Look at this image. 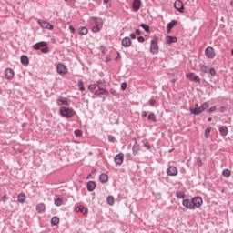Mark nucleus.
<instances>
[{"label":"nucleus","instance_id":"nucleus-1","mask_svg":"<svg viewBox=\"0 0 233 233\" xmlns=\"http://www.w3.org/2000/svg\"><path fill=\"white\" fill-rule=\"evenodd\" d=\"M208 106L209 105L208 102H204L201 106H199V104H195V106H190L189 111L191 114H194V116H199V114L205 112Z\"/></svg>","mask_w":233,"mask_h":233},{"label":"nucleus","instance_id":"nucleus-2","mask_svg":"<svg viewBox=\"0 0 233 233\" xmlns=\"http://www.w3.org/2000/svg\"><path fill=\"white\" fill-rule=\"evenodd\" d=\"M59 112L60 116H62V117H66V119H70V117H74V116H76V111H74V109L65 106L60 107Z\"/></svg>","mask_w":233,"mask_h":233},{"label":"nucleus","instance_id":"nucleus-3","mask_svg":"<svg viewBox=\"0 0 233 233\" xmlns=\"http://www.w3.org/2000/svg\"><path fill=\"white\" fill-rule=\"evenodd\" d=\"M33 47L35 50H40L42 54H48L49 52L48 44L46 42H38L35 44Z\"/></svg>","mask_w":233,"mask_h":233},{"label":"nucleus","instance_id":"nucleus-4","mask_svg":"<svg viewBox=\"0 0 233 233\" xmlns=\"http://www.w3.org/2000/svg\"><path fill=\"white\" fill-rule=\"evenodd\" d=\"M91 20L94 21L95 24V26L92 28V32L96 34V32H99L101 28H103V22L96 16H92Z\"/></svg>","mask_w":233,"mask_h":233},{"label":"nucleus","instance_id":"nucleus-5","mask_svg":"<svg viewBox=\"0 0 233 233\" xmlns=\"http://www.w3.org/2000/svg\"><path fill=\"white\" fill-rule=\"evenodd\" d=\"M193 210L196 208H201L203 205V198L201 197H194L192 199Z\"/></svg>","mask_w":233,"mask_h":233},{"label":"nucleus","instance_id":"nucleus-6","mask_svg":"<svg viewBox=\"0 0 233 233\" xmlns=\"http://www.w3.org/2000/svg\"><path fill=\"white\" fill-rule=\"evenodd\" d=\"M56 71L60 76H65L68 74V67H66L65 64L59 63L56 66Z\"/></svg>","mask_w":233,"mask_h":233},{"label":"nucleus","instance_id":"nucleus-7","mask_svg":"<svg viewBox=\"0 0 233 233\" xmlns=\"http://www.w3.org/2000/svg\"><path fill=\"white\" fill-rule=\"evenodd\" d=\"M150 53L153 55L159 53V46L157 45V40L151 41Z\"/></svg>","mask_w":233,"mask_h":233},{"label":"nucleus","instance_id":"nucleus-8","mask_svg":"<svg viewBox=\"0 0 233 233\" xmlns=\"http://www.w3.org/2000/svg\"><path fill=\"white\" fill-rule=\"evenodd\" d=\"M174 7L177 12H180V14H183L185 12V5H183V2L181 0H177L174 3Z\"/></svg>","mask_w":233,"mask_h":233},{"label":"nucleus","instance_id":"nucleus-9","mask_svg":"<svg viewBox=\"0 0 233 233\" xmlns=\"http://www.w3.org/2000/svg\"><path fill=\"white\" fill-rule=\"evenodd\" d=\"M205 54L208 59H214V57H216V53L214 52V48L212 46L207 47Z\"/></svg>","mask_w":233,"mask_h":233},{"label":"nucleus","instance_id":"nucleus-10","mask_svg":"<svg viewBox=\"0 0 233 233\" xmlns=\"http://www.w3.org/2000/svg\"><path fill=\"white\" fill-rule=\"evenodd\" d=\"M183 207L187 208L188 210H194V205L192 204V200L187 198L182 202Z\"/></svg>","mask_w":233,"mask_h":233},{"label":"nucleus","instance_id":"nucleus-11","mask_svg":"<svg viewBox=\"0 0 233 233\" xmlns=\"http://www.w3.org/2000/svg\"><path fill=\"white\" fill-rule=\"evenodd\" d=\"M38 24L42 28H46L47 30H54V25L52 24L46 22V21H42L38 20Z\"/></svg>","mask_w":233,"mask_h":233},{"label":"nucleus","instance_id":"nucleus-12","mask_svg":"<svg viewBox=\"0 0 233 233\" xmlns=\"http://www.w3.org/2000/svg\"><path fill=\"white\" fill-rule=\"evenodd\" d=\"M5 76L8 81H11V79H14V76H15L14 69L12 68L5 69Z\"/></svg>","mask_w":233,"mask_h":233},{"label":"nucleus","instance_id":"nucleus-13","mask_svg":"<svg viewBox=\"0 0 233 233\" xmlns=\"http://www.w3.org/2000/svg\"><path fill=\"white\" fill-rule=\"evenodd\" d=\"M56 103H57L58 106H63V105L65 106H70V101H68V99L64 98V97L58 98Z\"/></svg>","mask_w":233,"mask_h":233},{"label":"nucleus","instance_id":"nucleus-14","mask_svg":"<svg viewBox=\"0 0 233 233\" xmlns=\"http://www.w3.org/2000/svg\"><path fill=\"white\" fill-rule=\"evenodd\" d=\"M167 176L174 177L177 174V168H176V167L171 166L167 169Z\"/></svg>","mask_w":233,"mask_h":233},{"label":"nucleus","instance_id":"nucleus-15","mask_svg":"<svg viewBox=\"0 0 233 233\" xmlns=\"http://www.w3.org/2000/svg\"><path fill=\"white\" fill-rule=\"evenodd\" d=\"M186 77H187V79H190L191 81H196L197 83H199V81H200L199 76H196V74H194V73L187 74Z\"/></svg>","mask_w":233,"mask_h":233},{"label":"nucleus","instance_id":"nucleus-16","mask_svg":"<svg viewBox=\"0 0 233 233\" xmlns=\"http://www.w3.org/2000/svg\"><path fill=\"white\" fill-rule=\"evenodd\" d=\"M132 8L134 12H138L139 8H141V0H133Z\"/></svg>","mask_w":233,"mask_h":233},{"label":"nucleus","instance_id":"nucleus-17","mask_svg":"<svg viewBox=\"0 0 233 233\" xmlns=\"http://www.w3.org/2000/svg\"><path fill=\"white\" fill-rule=\"evenodd\" d=\"M125 156L122 153H119L118 155H116L115 157V163L116 165H123V159H124Z\"/></svg>","mask_w":233,"mask_h":233},{"label":"nucleus","instance_id":"nucleus-18","mask_svg":"<svg viewBox=\"0 0 233 233\" xmlns=\"http://www.w3.org/2000/svg\"><path fill=\"white\" fill-rule=\"evenodd\" d=\"M96 96H106V97H108V91H106V89L105 88H98L96 92H95Z\"/></svg>","mask_w":233,"mask_h":233},{"label":"nucleus","instance_id":"nucleus-19","mask_svg":"<svg viewBox=\"0 0 233 233\" xmlns=\"http://www.w3.org/2000/svg\"><path fill=\"white\" fill-rule=\"evenodd\" d=\"M132 46V40H130L129 37H125L122 40V46H125L126 48H128Z\"/></svg>","mask_w":233,"mask_h":233},{"label":"nucleus","instance_id":"nucleus-20","mask_svg":"<svg viewBox=\"0 0 233 233\" xmlns=\"http://www.w3.org/2000/svg\"><path fill=\"white\" fill-rule=\"evenodd\" d=\"M166 43L167 45H172V43H177V38L176 36H167Z\"/></svg>","mask_w":233,"mask_h":233},{"label":"nucleus","instance_id":"nucleus-21","mask_svg":"<svg viewBox=\"0 0 233 233\" xmlns=\"http://www.w3.org/2000/svg\"><path fill=\"white\" fill-rule=\"evenodd\" d=\"M177 25V21L173 20L167 24V33L170 34L172 32V28H174Z\"/></svg>","mask_w":233,"mask_h":233},{"label":"nucleus","instance_id":"nucleus-22","mask_svg":"<svg viewBox=\"0 0 233 233\" xmlns=\"http://www.w3.org/2000/svg\"><path fill=\"white\" fill-rule=\"evenodd\" d=\"M96 182H94V181H89L88 183H87V190L89 191V192H94V190H96Z\"/></svg>","mask_w":233,"mask_h":233},{"label":"nucleus","instance_id":"nucleus-23","mask_svg":"<svg viewBox=\"0 0 233 233\" xmlns=\"http://www.w3.org/2000/svg\"><path fill=\"white\" fill-rule=\"evenodd\" d=\"M219 132H220V135L223 136V137H225V136H228V128H227V127L223 126L219 128Z\"/></svg>","mask_w":233,"mask_h":233},{"label":"nucleus","instance_id":"nucleus-24","mask_svg":"<svg viewBox=\"0 0 233 233\" xmlns=\"http://www.w3.org/2000/svg\"><path fill=\"white\" fill-rule=\"evenodd\" d=\"M76 212H81L82 214H86V212H88V209H86V208L83 207V206H78L76 208Z\"/></svg>","mask_w":233,"mask_h":233},{"label":"nucleus","instance_id":"nucleus-25","mask_svg":"<svg viewBox=\"0 0 233 233\" xmlns=\"http://www.w3.org/2000/svg\"><path fill=\"white\" fill-rule=\"evenodd\" d=\"M45 209H46V206L44 203L37 204V206H36L37 212H39V213L45 212Z\"/></svg>","mask_w":233,"mask_h":233},{"label":"nucleus","instance_id":"nucleus-26","mask_svg":"<svg viewBox=\"0 0 233 233\" xmlns=\"http://www.w3.org/2000/svg\"><path fill=\"white\" fill-rule=\"evenodd\" d=\"M101 183H106L108 181V175L101 174L99 177Z\"/></svg>","mask_w":233,"mask_h":233},{"label":"nucleus","instance_id":"nucleus-27","mask_svg":"<svg viewBox=\"0 0 233 233\" xmlns=\"http://www.w3.org/2000/svg\"><path fill=\"white\" fill-rule=\"evenodd\" d=\"M17 199L19 203H25L26 201V196L25 194H19Z\"/></svg>","mask_w":233,"mask_h":233},{"label":"nucleus","instance_id":"nucleus-28","mask_svg":"<svg viewBox=\"0 0 233 233\" xmlns=\"http://www.w3.org/2000/svg\"><path fill=\"white\" fill-rule=\"evenodd\" d=\"M55 205L56 207H61V205H63V199H61V198H59V197H56L55 198Z\"/></svg>","mask_w":233,"mask_h":233},{"label":"nucleus","instance_id":"nucleus-29","mask_svg":"<svg viewBox=\"0 0 233 233\" xmlns=\"http://www.w3.org/2000/svg\"><path fill=\"white\" fill-rule=\"evenodd\" d=\"M21 63H22V65H28L30 63V61L28 60V56H21Z\"/></svg>","mask_w":233,"mask_h":233},{"label":"nucleus","instance_id":"nucleus-30","mask_svg":"<svg viewBox=\"0 0 233 233\" xmlns=\"http://www.w3.org/2000/svg\"><path fill=\"white\" fill-rule=\"evenodd\" d=\"M147 119L148 121H152L153 123H156L157 121L154 113L149 114Z\"/></svg>","mask_w":233,"mask_h":233},{"label":"nucleus","instance_id":"nucleus-31","mask_svg":"<svg viewBox=\"0 0 233 233\" xmlns=\"http://www.w3.org/2000/svg\"><path fill=\"white\" fill-rule=\"evenodd\" d=\"M107 203L108 205H111V206L116 203V198H114V196L107 197Z\"/></svg>","mask_w":233,"mask_h":233},{"label":"nucleus","instance_id":"nucleus-32","mask_svg":"<svg viewBox=\"0 0 233 233\" xmlns=\"http://www.w3.org/2000/svg\"><path fill=\"white\" fill-rule=\"evenodd\" d=\"M51 224H52L53 226L59 225V218H57V217H53V218H51Z\"/></svg>","mask_w":233,"mask_h":233},{"label":"nucleus","instance_id":"nucleus-33","mask_svg":"<svg viewBox=\"0 0 233 233\" xmlns=\"http://www.w3.org/2000/svg\"><path fill=\"white\" fill-rule=\"evenodd\" d=\"M230 175H231L230 169H224L222 171V176L224 177H230Z\"/></svg>","mask_w":233,"mask_h":233},{"label":"nucleus","instance_id":"nucleus-34","mask_svg":"<svg viewBox=\"0 0 233 233\" xmlns=\"http://www.w3.org/2000/svg\"><path fill=\"white\" fill-rule=\"evenodd\" d=\"M80 35H86L88 34V28L86 27H81L79 30Z\"/></svg>","mask_w":233,"mask_h":233},{"label":"nucleus","instance_id":"nucleus-35","mask_svg":"<svg viewBox=\"0 0 233 233\" xmlns=\"http://www.w3.org/2000/svg\"><path fill=\"white\" fill-rule=\"evenodd\" d=\"M210 132H212V127H208L205 130V137L208 139L210 137Z\"/></svg>","mask_w":233,"mask_h":233},{"label":"nucleus","instance_id":"nucleus-36","mask_svg":"<svg viewBox=\"0 0 233 233\" xmlns=\"http://www.w3.org/2000/svg\"><path fill=\"white\" fill-rule=\"evenodd\" d=\"M177 199H185V193L183 191H178L176 194Z\"/></svg>","mask_w":233,"mask_h":233},{"label":"nucleus","instance_id":"nucleus-37","mask_svg":"<svg viewBox=\"0 0 233 233\" xmlns=\"http://www.w3.org/2000/svg\"><path fill=\"white\" fill-rule=\"evenodd\" d=\"M140 26H141V28H143V30H145V32H147V33L150 32V26H148L145 24H141Z\"/></svg>","mask_w":233,"mask_h":233},{"label":"nucleus","instance_id":"nucleus-38","mask_svg":"<svg viewBox=\"0 0 233 233\" xmlns=\"http://www.w3.org/2000/svg\"><path fill=\"white\" fill-rule=\"evenodd\" d=\"M75 136L76 137H81L83 136V131H81L79 129L75 130Z\"/></svg>","mask_w":233,"mask_h":233},{"label":"nucleus","instance_id":"nucleus-39","mask_svg":"<svg viewBox=\"0 0 233 233\" xmlns=\"http://www.w3.org/2000/svg\"><path fill=\"white\" fill-rule=\"evenodd\" d=\"M200 70L201 72H204V74H207V72H208V66L203 65L200 66Z\"/></svg>","mask_w":233,"mask_h":233},{"label":"nucleus","instance_id":"nucleus-40","mask_svg":"<svg viewBox=\"0 0 233 233\" xmlns=\"http://www.w3.org/2000/svg\"><path fill=\"white\" fill-rule=\"evenodd\" d=\"M137 150H139V145H137V142H136L135 145L133 146L134 154H136Z\"/></svg>","mask_w":233,"mask_h":233},{"label":"nucleus","instance_id":"nucleus-41","mask_svg":"<svg viewBox=\"0 0 233 233\" xmlns=\"http://www.w3.org/2000/svg\"><path fill=\"white\" fill-rule=\"evenodd\" d=\"M108 141H109L110 143H114V141H116V137H114V136H112V135H109V136H108Z\"/></svg>","mask_w":233,"mask_h":233},{"label":"nucleus","instance_id":"nucleus-42","mask_svg":"<svg viewBox=\"0 0 233 233\" xmlns=\"http://www.w3.org/2000/svg\"><path fill=\"white\" fill-rule=\"evenodd\" d=\"M78 86H79V90H81V92H84V90H85V86H83V82H79V83H78Z\"/></svg>","mask_w":233,"mask_h":233},{"label":"nucleus","instance_id":"nucleus-43","mask_svg":"<svg viewBox=\"0 0 233 233\" xmlns=\"http://www.w3.org/2000/svg\"><path fill=\"white\" fill-rule=\"evenodd\" d=\"M149 105H150V106H156V100L155 99H150L149 100Z\"/></svg>","mask_w":233,"mask_h":233},{"label":"nucleus","instance_id":"nucleus-44","mask_svg":"<svg viewBox=\"0 0 233 233\" xmlns=\"http://www.w3.org/2000/svg\"><path fill=\"white\" fill-rule=\"evenodd\" d=\"M110 94H112V96H117V91H116V89H114V88H111Z\"/></svg>","mask_w":233,"mask_h":233},{"label":"nucleus","instance_id":"nucleus-45","mask_svg":"<svg viewBox=\"0 0 233 233\" xmlns=\"http://www.w3.org/2000/svg\"><path fill=\"white\" fill-rule=\"evenodd\" d=\"M88 88H89V90H96V84H92V85H90V86H88Z\"/></svg>","mask_w":233,"mask_h":233},{"label":"nucleus","instance_id":"nucleus-46","mask_svg":"<svg viewBox=\"0 0 233 233\" xmlns=\"http://www.w3.org/2000/svg\"><path fill=\"white\" fill-rule=\"evenodd\" d=\"M144 147H145L147 150H150V148H151V146H150V144H149L148 142H146V143L144 144Z\"/></svg>","mask_w":233,"mask_h":233},{"label":"nucleus","instance_id":"nucleus-47","mask_svg":"<svg viewBox=\"0 0 233 233\" xmlns=\"http://www.w3.org/2000/svg\"><path fill=\"white\" fill-rule=\"evenodd\" d=\"M209 74H210V76H216V69L211 68V69L209 70Z\"/></svg>","mask_w":233,"mask_h":233},{"label":"nucleus","instance_id":"nucleus-48","mask_svg":"<svg viewBox=\"0 0 233 233\" xmlns=\"http://www.w3.org/2000/svg\"><path fill=\"white\" fill-rule=\"evenodd\" d=\"M137 41H138L139 43H145V37L139 36V37L137 38Z\"/></svg>","mask_w":233,"mask_h":233},{"label":"nucleus","instance_id":"nucleus-49","mask_svg":"<svg viewBox=\"0 0 233 233\" xmlns=\"http://www.w3.org/2000/svg\"><path fill=\"white\" fill-rule=\"evenodd\" d=\"M121 88L122 90H127V83H122Z\"/></svg>","mask_w":233,"mask_h":233},{"label":"nucleus","instance_id":"nucleus-50","mask_svg":"<svg viewBox=\"0 0 233 233\" xmlns=\"http://www.w3.org/2000/svg\"><path fill=\"white\" fill-rule=\"evenodd\" d=\"M208 112H216V106H212L208 109Z\"/></svg>","mask_w":233,"mask_h":233},{"label":"nucleus","instance_id":"nucleus-51","mask_svg":"<svg viewBox=\"0 0 233 233\" xmlns=\"http://www.w3.org/2000/svg\"><path fill=\"white\" fill-rule=\"evenodd\" d=\"M69 29L71 30L72 34L76 32V28H74L72 25L69 26Z\"/></svg>","mask_w":233,"mask_h":233},{"label":"nucleus","instance_id":"nucleus-52","mask_svg":"<svg viewBox=\"0 0 233 233\" xmlns=\"http://www.w3.org/2000/svg\"><path fill=\"white\" fill-rule=\"evenodd\" d=\"M2 201H3V203L6 202V195H4L2 197Z\"/></svg>","mask_w":233,"mask_h":233},{"label":"nucleus","instance_id":"nucleus-53","mask_svg":"<svg viewBox=\"0 0 233 233\" xmlns=\"http://www.w3.org/2000/svg\"><path fill=\"white\" fill-rule=\"evenodd\" d=\"M135 33L137 34V35H141V31L139 29H137Z\"/></svg>","mask_w":233,"mask_h":233},{"label":"nucleus","instance_id":"nucleus-54","mask_svg":"<svg viewBox=\"0 0 233 233\" xmlns=\"http://www.w3.org/2000/svg\"><path fill=\"white\" fill-rule=\"evenodd\" d=\"M100 50H101L102 54H105V46H101Z\"/></svg>","mask_w":233,"mask_h":233},{"label":"nucleus","instance_id":"nucleus-55","mask_svg":"<svg viewBox=\"0 0 233 233\" xmlns=\"http://www.w3.org/2000/svg\"><path fill=\"white\" fill-rule=\"evenodd\" d=\"M121 58V54L120 53H117V56H116V61H117L118 59H120Z\"/></svg>","mask_w":233,"mask_h":233},{"label":"nucleus","instance_id":"nucleus-56","mask_svg":"<svg viewBox=\"0 0 233 233\" xmlns=\"http://www.w3.org/2000/svg\"><path fill=\"white\" fill-rule=\"evenodd\" d=\"M130 37H131V39H136V35H135L134 33H132V34L130 35Z\"/></svg>","mask_w":233,"mask_h":233},{"label":"nucleus","instance_id":"nucleus-57","mask_svg":"<svg viewBox=\"0 0 233 233\" xmlns=\"http://www.w3.org/2000/svg\"><path fill=\"white\" fill-rule=\"evenodd\" d=\"M142 117H147V111H144Z\"/></svg>","mask_w":233,"mask_h":233},{"label":"nucleus","instance_id":"nucleus-58","mask_svg":"<svg viewBox=\"0 0 233 233\" xmlns=\"http://www.w3.org/2000/svg\"><path fill=\"white\" fill-rule=\"evenodd\" d=\"M106 61H111L110 56H106Z\"/></svg>","mask_w":233,"mask_h":233},{"label":"nucleus","instance_id":"nucleus-59","mask_svg":"<svg viewBox=\"0 0 233 233\" xmlns=\"http://www.w3.org/2000/svg\"><path fill=\"white\" fill-rule=\"evenodd\" d=\"M104 3H110V0H104Z\"/></svg>","mask_w":233,"mask_h":233},{"label":"nucleus","instance_id":"nucleus-60","mask_svg":"<svg viewBox=\"0 0 233 233\" xmlns=\"http://www.w3.org/2000/svg\"><path fill=\"white\" fill-rule=\"evenodd\" d=\"M208 121H209V122L212 121V117H209V118L208 119Z\"/></svg>","mask_w":233,"mask_h":233},{"label":"nucleus","instance_id":"nucleus-61","mask_svg":"<svg viewBox=\"0 0 233 233\" xmlns=\"http://www.w3.org/2000/svg\"><path fill=\"white\" fill-rule=\"evenodd\" d=\"M172 83H176V79H173V80H172Z\"/></svg>","mask_w":233,"mask_h":233},{"label":"nucleus","instance_id":"nucleus-62","mask_svg":"<svg viewBox=\"0 0 233 233\" xmlns=\"http://www.w3.org/2000/svg\"><path fill=\"white\" fill-rule=\"evenodd\" d=\"M97 3H101V0H96Z\"/></svg>","mask_w":233,"mask_h":233},{"label":"nucleus","instance_id":"nucleus-63","mask_svg":"<svg viewBox=\"0 0 233 233\" xmlns=\"http://www.w3.org/2000/svg\"><path fill=\"white\" fill-rule=\"evenodd\" d=\"M223 110H224V107H221V112H223Z\"/></svg>","mask_w":233,"mask_h":233},{"label":"nucleus","instance_id":"nucleus-64","mask_svg":"<svg viewBox=\"0 0 233 233\" xmlns=\"http://www.w3.org/2000/svg\"><path fill=\"white\" fill-rule=\"evenodd\" d=\"M231 55L233 56V49L231 50Z\"/></svg>","mask_w":233,"mask_h":233}]
</instances>
